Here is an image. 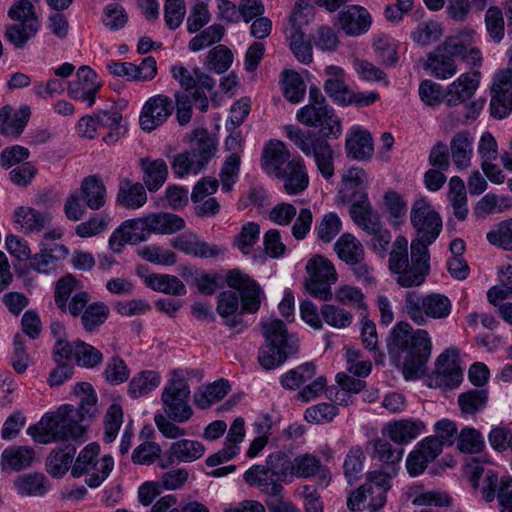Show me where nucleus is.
Segmentation results:
<instances>
[{
  "label": "nucleus",
  "mask_w": 512,
  "mask_h": 512,
  "mask_svg": "<svg viewBox=\"0 0 512 512\" xmlns=\"http://www.w3.org/2000/svg\"><path fill=\"white\" fill-rule=\"evenodd\" d=\"M337 199L342 203H347L350 200L353 201L350 207V216L354 223L366 233L376 232V229L382 226L378 213L372 209L368 196L364 191H355L350 198L344 194L343 190H340Z\"/></svg>",
  "instance_id": "obj_14"
},
{
  "label": "nucleus",
  "mask_w": 512,
  "mask_h": 512,
  "mask_svg": "<svg viewBox=\"0 0 512 512\" xmlns=\"http://www.w3.org/2000/svg\"><path fill=\"white\" fill-rule=\"evenodd\" d=\"M396 475L394 468L368 473L367 482L348 497V508L351 511L360 510V504L365 501H368V508L372 511L382 508L386 503V493L391 488L390 479Z\"/></svg>",
  "instance_id": "obj_8"
},
{
  "label": "nucleus",
  "mask_w": 512,
  "mask_h": 512,
  "mask_svg": "<svg viewBox=\"0 0 512 512\" xmlns=\"http://www.w3.org/2000/svg\"><path fill=\"white\" fill-rule=\"evenodd\" d=\"M456 357L457 351L452 349L446 350L437 358L435 363L436 385L454 388L460 384L463 374Z\"/></svg>",
  "instance_id": "obj_19"
},
{
  "label": "nucleus",
  "mask_w": 512,
  "mask_h": 512,
  "mask_svg": "<svg viewBox=\"0 0 512 512\" xmlns=\"http://www.w3.org/2000/svg\"><path fill=\"white\" fill-rule=\"evenodd\" d=\"M420 420L402 419L389 422L385 427L386 435L399 445H405L416 439L424 430Z\"/></svg>",
  "instance_id": "obj_26"
},
{
  "label": "nucleus",
  "mask_w": 512,
  "mask_h": 512,
  "mask_svg": "<svg viewBox=\"0 0 512 512\" xmlns=\"http://www.w3.org/2000/svg\"><path fill=\"white\" fill-rule=\"evenodd\" d=\"M443 34V28L437 21L421 22L411 33L414 42L421 46H428L437 42Z\"/></svg>",
  "instance_id": "obj_53"
},
{
  "label": "nucleus",
  "mask_w": 512,
  "mask_h": 512,
  "mask_svg": "<svg viewBox=\"0 0 512 512\" xmlns=\"http://www.w3.org/2000/svg\"><path fill=\"white\" fill-rule=\"evenodd\" d=\"M225 29L221 24H213L201 30L188 43L191 51L197 52L222 40Z\"/></svg>",
  "instance_id": "obj_51"
},
{
  "label": "nucleus",
  "mask_w": 512,
  "mask_h": 512,
  "mask_svg": "<svg viewBox=\"0 0 512 512\" xmlns=\"http://www.w3.org/2000/svg\"><path fill=\"white\" fill-rule=\"evenodd\" d=\"M211 15L208 10L207 0H197L191 7L186 20V27L189 33L200 31L210 22Z\"/></svg>",
  "instance_id": "obj_63"
},
{
  "label": "nucleus",
  "mask_w": 512,
  "mask_h": 512,
  "mask_svg": "<svg viewBox=\"0 0 512 512\" xmlns=\"http://www.w3.org/2000/svg\"><path fill=\"white\" fill-rule=\"evenodd\" d=\"M321 461L312 454H300L293 459V478H309L321 469Z\"/></svg>",
  "instance_id": "obj_61"
},
{
  "label": "nucleus",
  "mask_w": 512,
  "mask_h": 512,
  "mask_svg": "<svg viewBox=\"0 0 512 512\" xmlns=\"http://www.w3.org/2000/svg\"><path fill=\"white\" fill-rule=\"evenodd\" d=\"M290 152L281 141H270L265 147L262 159L263 169L270 175H282V170L290 161Z\"/></svg>",
  "instance_id": "obj_28"
},
{
  "label": "nucleus",
  "mask_w": 512,
  "mask_h": 512,
  "mask_svg": "<svg viewBox=\"0 0 512 512\" xmlns=\"http://www.w3.org/2000/svg\"><path fill=\"white\" fill-rule=\"evenodd\" d=\"M265 465L278 483L292 481L293 459L288 453L281 450L270 453L266 458Z\"/></svg>",
  "instance_id": "obj_40"
},
{
  "label": "nucleus",
  "mask_w": 512,
  "mask_h": 512,
  "mask_svg": "<svg viewBox=\"0 0 512 512\" xmlns=\"http://www.w3.org/2000/svg\"><path fill=\"white\" fill-rule=\"evenodd\" d=\"M411 326L399 322L392 329L387 340L389 354L399 358L405 352L403 375L407 380L418 379L426 372V364L430 358L432 344L426 330L418 329L411 333Z\"/></svg>",
  "instance_id": "obj_1"
},
{
  "label": "nucleus",
  "mask_w": 512,
  "mask_h": 512,
  "mask_svg": "<svg viewBox=\"0 0 512 512\" xmlns=\"http://www.w3.org/2000/svg\"><path fill=\"white\" fill-rule=\"evenodd\" d=\"M29 116V107H22L15 113H12L11 107H3L0 109V133L5 136L18 137L23 132Z\"/></svg>",
  "instance_id": "obj_33"
},
{
  "label": "nucleus",
  "mask_w": 512,
  "mask_h": 512,
  "mask_svg": "<svg viewBox=\"0 0 512 512\" xmlns=\"http://www.w3.org/2000/svg\"><path fill=\"white\" fill-rule=\"evenodd\" d=\"M297 119L306 126L320 127L325 138H338L341 134L340 119L316 86L310 87L309 104L298 111Z\"/></svg>",
  "instance_id": "obj_6"
},
{
  "label": "nucleus",
  "mask_w": 512,
  "mask_h": 512,
  "mask_svg": "<svg viewBox=\"0 0 512 512\" xmlns=\"http://www.w3.org/2000/svg\"><path fill=\"white\" fill-rule=\"evenodd\" d=\"M230 391L228 381L217 380L194 393V403L200 409H207L211 405L221 401Z\"/></svg>",
  "instance_id": "obj_38"
},
{
  "label": "nucleus",
  "mask_w": 512,
  "mask_h": 512,
  "mask_svg": "<svg viewBox=\"0 0 512 512\" xmlns=\"http://www.w3.org/2000/svg\"><path fill=\"white\" fill-rule=\"evenodd\" d=\"M448 200L453 208L454 216L463 221L468 215L467 194L463 180L453 176L449 181Z\"/></svg>",
  "instance_id": "obj_46"
},
{
  "label": "nucleus",
  "mask_w": 512,
  "mask_h": 512,
  "mask_svg": "<svg viewBox=\"0 0 512 512\" xmlns=\"http://www.w3.org/2000/svg\"><path fill=\"white\" fill-rule=\"evenodd\" d=\"M239 307V295L236 291L227 290L219 294L217 312L225 318V324L230 328H236L242 324L243 311L237 313Z\"/></svg>",
  "instance_id": "obj_35"
},
{
  "label": "nucleus",
  "mask_w": 512,
  "mask_h": 512,
  "mask_svg": "<svg viewBox=\"0 0 512 512\" xmlns=\"http://www.w3.org/2000/svg\"><path fill=\"white\" fill-rule=\"evenodd\" d=\"M171 72L181 87L189 93H175L176 118L178 123L183 126L188 124L192 117L190 97L199 103L198 107L201 111H207L209 103L206 92L213 90L215 81L199 68H194L190 71L184 66H173Z\"/></svg>",
  "instance_id": "obj_3"
},
{
  "label": "nucleus",
  "mask_w": 512,
  "mask_h": 512,
  "mask_svg": "<svg viewBox=\"0 0 512 512\" xmlns=\"http://www.w3.org/2000/svg\"><path fill=\"white\" fill-rule=\"evenodd\" d=\"M512 70L506 69L499 72L491 87L490 109L493 117L502 119L512 110Z\"/></svg>",
  "instance_id": "obj_17"
},
{
  "label": "nucleus",
  "mask_w": 512,
  "mask_h": 512,
  "mask_svg": "<svg viewBox=\"0 0 512 512\" xmlns=\"http://www.w3.org/2000/svg\"><path fill=\"white\" fill-rule=\"evenodd\" d=\"M50 221L51 217L47 212L32 207L21 206L14 212V223L19 225L25 233L40 232L50 224Z\"/></svg>",
  "instance_id": "obj_31"
},
{
  "label": "nucleus",
  "mask_w": 512,
  "mask_h": 512,
  "mask_svg": "<svg viewBox=\"0 0 512 512\" xmlns=\"http://www.w3.org/2000/svg\"><path fill=\"white\" fill-rule=\"evenodd\" d=\"M306 271L308 278L305 287L309 294L323 301L332 299L331 285L337 281V273L333 264L321 255L311 258Z\"/></svg>",
  "instance_id": "obj_12"
},
{
  "label": "nucleus",
  "mask_w": 512,
  "mask_h": 512,
  "mask_svg": "<svg viewBox=\"0 0 512 512\" xmlns=\"http://www.w3.org/2000/svg\"><path fill=\"white\" fill-rule=\"evenodd\" d=\"M374 457L384 463V466L379 471H390L394 468L398 471V464L402 460L404 450L402 448H395L393 445L384 439H374L371 441Z\"/></svg>",
  "instance_id": "obj_45"
},
{
  "label": "nucleus",
  "mask_w": 512,
  "mask_h": 512,
  "mask_svg": "<svg viewBox=\"0 0 512 512\" xmlns=\"http://www.w3.org/2000/svg\"><path fill=\"white\" fill-rule=\"evenodd\" d=\"M144 218L149 235L154 234H173L185 227V221L182 217L167 213H150Z\"/></svg>",
  "instance_id": "obj_29"
},
{
  "label": "nucleus",
  "mask_w": 512,
  "mask_h": 512,
  "mask_svg": "<svg viewBox=\"0 0 512 512\" xmlns=\"http://www.w3.org/2000/svg\"><path fill=\"white\" fill-rule=\"evenodd\" d=\"M189 398L190 387L187 380L177 371H173L161 395L166 416L176 423L187 422L193 415Z\"/></svg>",
  "instance_id": "obj_9"
},
{
  "label": "nucleus",
  "mask_w": 512,
  "mask_h": 512,
  "mask_svg": "<svg viewBox=\"0 0 512 512\" xmlns=\"http://www.w3.org/2000/svg\"><path fill=\"white\" fill-rule=\"evenodd\" d=\"M287 137L306 155L313 156L317 168L325 179L334 175V151L330 144L321 138H314L311 131H304L298 126L285 128Z\"/></svg>",
  "instance_id": "obj_7"
},
{
  "label": "nucleus",
  "mask_w": 512,
  "mask_h": 512,
  "mask_svg": "<svg viewBox=\"0 0 512 512\" xmlns=\"http://www.w3.org/2000/svg\"><path fill=\"white\" fill-rule=\"evenodd\" d=\"M450 152L453 163L460 169H467L471 165L473 155V138L468 131L456 133L450 141Z\"/></svg>",
  "instance_id": "obj_32"
},
{
  "label": "nucleus",
  "mask_w": 512,
  "mask_h": 512,
  "mask_svg": "<svg viewBox=\"0 0 512 512\" xmlns=\"http://www.w3.org/2000/svg\"><path fill=\"white\" fill-rule=\"evenodd\" d=\"M480 72L463 73L447 87L446 103L448 106L459 105L475 93L479 85Z\"/></svg>",
  "instance_id": "obj_23"
},
{
  "label": "nucleus",
  "mask_w": 512,
  "mask_h": 512,
  "mask_svg": "<svg viewBox=\"0 0 512 512\" xmlns=\"http://www.w3.org/2000/svg\"><path fill=\"white\" fill-rule=\"evenodd\" d=\"M74 358L78 365L86 368H93L103 360L102 353L94 346L84 341H75Z\"/></svg>",
  "instance_id": "obj_60"
},
{
  "label": "nucleus",
  "mask_w": 512,
  "mask_h": 512,
  "mask_svg": "<svg viewBox=\"0 0 512 512\" xmlns=\"http://www.w3.org/2000/svg\"><path fill=\"white\" fill-rule=\"evenodd\" d=\"M457 46L454 40L448 37L441 45L428 55L425 68L438 79H449L457 72V66L454 63V52H457Z\"/></svg>",
  "instance_id": "obj_15"
},
{
  "label": "nucleus",
  "mask_w": 512,
  "mask_h": 512,
  "mask_svg": "<svg viewBox=\"0 0 512 512\" xmlns=\"http://www.w3.org/2000/svg\"><path fill=\"white\" fill-rule=\"evenodd\" d=\"M174 111V103L166 95H155L144 104L140 114V126L151 132L161 126Z\"/></svg>",
  "instance_id": "obj_16"
},
{
  "label": "nucleus",
  "mask_w": 512,
  "mask_h": 512,
  "mask_svg": "<svg viewBox=\"0 0 512 512\" xmlns=\"http://www.w3.org/2000/svg\"><path fill=\"white\" fill-rule=\"evenodd\" d=\"M75 452V447L71 445H67L65 450H54L47 458V471L53 477L65 474L73 461Z\"/></svg>",
  "instance_id": "obj_49"
},
{
  "label": "nucleus",
  "mask_w": 512,
  "mask_h": 512,
  "mask_svg": "<svg viewBox=\"0 0 512 512\" xmlns=\"http://www.w3.org/2000/svg\"><path fill=\"white\" fill-rule=\"evenodd\" d=\"M276 178L284 182V190L290 195L303 192L309 184L306 166L301 158L291 159L282 170V175Z\"/></svg>",
  "instance_id": "obj_22"
},
{
  "label": "nucleus",
  "mask_w": 512,
  "mask_h": 512,
  "mask_svg": "<svg viewBox=\"0 0 512 512\" xmlns=\"http://www.w3.org/2000/svg\"><path fill=\"white\" fill-rule=\"evenodd\" d=\"M226 281L241 298V309L244 312L255 313L260 308L263 291L259 284L249 275L234 269L227 273Z\"/></svg>",
  "instance_id": "obj_13"
},
{
  "label": "nucleus",
  "mask_w": 512,
  "mask_h": 512,
  "mask_svg": "<svg viewBox=\"0 0 512 512\" xmlns=\"http://www.w3.org/2000/svg\"><path fill=\"white\" fill-rule=\"evenodd\" d=\"M147 201L145 189L140 183L125 179L120 182L116 202L129 209L142 207Z\"/></svg>",
  "instance_id": "obj_41"
},
{
  "label": "nucleus",
  "mask_w": 512,
  "mask_h": 512,
  "mask_svg": "<svg viewBox=\"0 0 512 512\" xmlns=\"http://www.w3.org/2000/svg\"><path fill=\"white\" fill-rule=\"evenodd\" d=\"M345 147L348 157L357 160L369 159L374 151L371 134L358 126L347 133Z\"/></svg>",
  "instance_id": "obj_25"
},
{
  "label": "nucleus",
  "mask_w": 512,
  "mask_h": 512,
  "mask_svg": "<svg viewBox=\"0 0 512 512\" xmlns=\"http://www.w3.org/2000/svg\"><path fill=\"white\" fill-rule=\"evenodd\" d=\"M335 251L338 257L347 264H353L358 260H364L362 244L349 233L343 234L335 243Z\"/></svg>",
  "instance_id": "obj_47"
},
{
  "label": "nucleus",
  "mask_w": 512,
  "mask_h": 512,
  "mask_svg": "<svg viewBox=\"0 0 512 512\" xmlns=\"http://www.w3.org/2000/svg\"><path fill=\"white\" fill-rule=\"evenodd\" d=\"M452 304L448 297L432 293L421 297L415 291H409L405 297V310L409 318L417 325H425L427 318L443 319L451 312Z\"/></svg>",
  "instance_id": "obj_10"
},
{
  "label": "nucleus",
  "mask_w": 512,
  "mask_h": 512,
  "mask_svg": "<svg viewBox=\"0 0 512 512\" xmlns=\"http://www.w3.org/2000/svg\"><path fill=\"white\" fill-rule=\"evenodd\" d=\"M77 79L71 81L68 85V95L83 102H87L91 107L95 103L96 94L101 87L97 80V74L88 66H81L76 73Z\"/></svg>",
  "instance_id": "obj_18"
},
{
  "label": "nucleus",
  "mask_w": 512,
  "mask_h": 512,
  "mask_svg": "<svg viewBox=\"0 0 512 512\" xmlns=\"http://www.w3.org/2000/svg\"><path fill=\"white\" fill-rule=\"evenodd\" d=\"M74 393L80 397V404L76 410L79 420H92L97 412V396L89 383H78L74 386Z\"/></svg>",
  "instance_id": "obj_42"
},
{
  "label": "nucleus",
  "mask_w": 512,
  "mask_h": 512,
  "mask_svg": "<svg viewBox=\"0 0 512 512\" xmlns=\"http://www.w3.org/2000/svg\"><path fill=\"white\" fill-rule=\"evenodd\" d=\"M15 487L22 496L40 497L49 489V480L42 473H28L16 478Z\"/></svg>",
  "instance_id": "obj_36"
},
{
  "label": "nucleus",
  "mask_w": 512,
  "mask_h": 512,
  "mask_svg": "<svg viewBox=\"0 0 512 512\" xmlns=\"http://www.w3.org/2000/svg\"><path fill=\"white\" fill-rule=\"evenodd\" d=\"M190 152L205 166L216 150V142L204 128L193 130L190 135Z\"/></svg>",
  "instance_id": "obj_37"
},
{
  "label": "nucleus",
  "mask_w": 512,
  "mask_h": 512,
  "mask_svg": "<svg viewBox=\"0 0 512 512\" xmlns=\"http://www.w3.org/2000/svg\"><path fill=\"white\" fill-rule=\"evenodd\" d=\"M430 254L428 248L419 242L410 244L404 236H397L389 253V270L397 275L396 282L404 288L420 286L430 271Z\"/></svg>",
  "instance_id": "obj_2"
},
{
  "label": "nucleus",
  "mask_w": 512,
  "mask_h": 512,
  "mask_svg": "<svg viewBox=\"0 0 512 512\" xmlns=\"http://www.w3.org/2000/svg\"><path fill=\"white\" fill-rule=\"evenodd\" d=\"M78 192L86 206L92 210L102 208L106 202V187L98 175H90L84 178Z\"/></svg>",
  "instance_id": "obj_34"
},
{
  "label": "nucleus",
  "mask_w": 512,
  "mask_h": 512,
  "mask_svg": "<svg viewBox=\"0 0 512 512\" xmlns=\"http://www.w3.org/2000/svg\"><path fill=\"white\" fill-rule=\"evenodd\" d=\"M488 402V392L485 389H472L461 393L458 404L464 414H474L483 410Z\"/></svg>",
  "instance_id": "obj_52"
},
{
  "label": "nucleus",
  "mask_w": 512,
  "mask_h": 512,
  "mask_svg": "<svg viewBox=\"0 0 512 512\" xmlns=\"http://www.w3.org/2000/svg\"><path fill=\"white\" fill-rule=\"evenodd\" d=\"M283 92L285 98L291 103L300 102L306 91V85L298 73L293 71H283Z\"/></svg>",
  "instance_id": "obj_58"
},
{
  "label": "nucleus",
  "mask_w": 512,
  "mask_h": 512,
  "mask_svg": "<svg viewBox=\"0 0 512 512\" xmlns=\"http://www.w3.org/2000/svg\"><path fill=\"white\" fill-rule=\"evenodd\" d=\"M67 255L68 249L62 244H56L51 248H42L39 253L34 254L29 265L38 273L49 274L57 269Z\"/></svg>",
  "instance_id": "obj_27"
},
{
  "label": "nucleus",
  "mask_w": 512,
  "mask_h": 512,
  "mask_svg": "<svg viewBox=\"0 0 512 512\" xmlns=\"http://www.w3.org/2000/svg\"><path fill=\"white\" fill-rule=\"evenodd\" d=\"M338 23L346 35L359 36L369 30L372 18L365 8L352 5L338 14Z\"/></svg>",
  "instance_id": "obj_20"
},
{
  "label": "nucleus",
  "mask_w": 512,
  "mask_h": 512,
  "mask_svg": "<svg viewBox=\"0 0 512 512\" xmlns=\"http://www.w3.org/2000/svg\"><path fill=\"white\" fill-rule=\"evenodd\" d=\"M171 245L186 254L205 258L214 257L220 252L217 245L200 241L195 235L188 233H183L172 239Z\"/></svg>",
  "instance_id": "obj_30"
},
{
  "label": "nucleus",
  "mask_w": 512,
  "mask_h": 512,
  "mask_svg": "<svg viewBox=\"0 0 512 512\" xmlns=\"http://www.w3.org/2000/svg\"><path fill=\"white\" fill-rule=\"evenodd\" d=\"M320 313L329 326L337 329L349 327L353 320V315L349 311L333 304L322 305Z\"/></svg>",
  "instance_id": "obj_57"
},
{
  "label": "nucleus",
  "mask_w": 512,
  "mask_h": 512,
  "mask_svg": "<svg viewBox=\"0 0 512 512\" xmlns=\"http://www.w3.org/2000/svg\"><path fill=\"white\" fill-rule=\"evenodd\" d=\"M245 482L257 487L262 493L272 497L279 496L283 491L281 483L271 476V471L266 465H253L243 475Z\"/></svg>",
  "instance_id": "obj_24"
},
{
  "label": "nucleus",
  "mask_w": 512,
  "mask_h": 512,
  "mask_svg": "<svg viewBox=\"0 0 512 512\" xmlns=\"http://www.w3.org/2000/svg\"><path fill=\"white\" fill-rule=\"evenodd\" d=\"M109 315V308L103 302H95L88 305L81 316L83 328L92 332L101 326Z\"/></svg>",
  "instance_id": "obj_54"
},
{
  "label": "nucleus",
  "mask_w": 512,
  "mask_h": 512,
  "mask_svg": "<svg viewBox=\"0 0 512 512\" xmlns=\"http://www.w3.org/2000/svg\"><path fill=\"white\" fill-rule=\"evenodd\" d=\"M262 326L266 344L259 352L258 361L266 370L275 369L296 353L297 345L281 320H271Z\"/></svg>",
  "instance_id": "obj_5"
},
{
  "label": "nucleus",
  "mask_w": 512,
  "mask_h": 512,
  "mask_svg": "<svg viewBox=\"0 0 512 512\" xmlns=\"http://www.w3.org/2000/svg\"><path fill=\"white\" fill-rule=\"evenodd\" d=\"M39 30L38 21L12 24L6 28L5 37L16 48H23Z\"/></svg>",
  "instance_id": "obj_48"
},
{
  "label": "nucleus",
  "mask_w": 512,
  "mask_h": 512,
  "mask_svg": "<svg viewBox=\"0 0 512 512\" xmlns=\"http://www.w3.org/2000/svg\"><path fill=\"white\" fill-rule=\"evenodd\" d=\"M141 167L144 171L143 181L151 192L157 191L166 181L168 167L164 160L141 159Z\"/></svg>",
  "instance_id": "obj_43"
},
{
  "label": "nucleus",
  "mask_w": 512,
  "mask_h": 512,
  "mask_svg": "<svg viewBox=\"0 0 512 512\" xmlns=\"http://www.w3.org/2000/svg\"><path fill=\"white\" fill-rule=\"evenodd\" d=\"M290 48L295 57L302 63L308 64L312 61V48L305 40V33L296 25L292 24L290 28Z\"/></svg>",
  "instance_id": "obj_55"
},
{
  "label": "nucleus",
  "mask_w": 512,
  "mask_h": 512,
  "mask_svg": "<svg viewBox=\"0 0 512 512\" xmlns=\"http://www.w3.org/2000/svg\"><path fill=\"white\" fill-rule=\"evenodd\" d=\"M233 61V54L229 48L224 45H218L212 48L206 56V65L210 70L217 73L227 71Z\"/></svg>",
  "instance_id": "obj_62"
},
{
  "label": "nucleus",
  "mask_w": 512,
  "mask_h": 512,
  "mask_svg": "<svg viewBox=\"0 0 512 512\" xmlns=\"http://www.w3.org/2000/svg\"><path fill=\"white\" fill-rule=\"evenodd\" d=\"M113 467L114 461L110 455L96 459L85 473L87 475L86 484L92 488L98 487L109 476Z\"/></svg>",
  "instance_id": "obj_56"
},
{
  "label": "nucleus",
  "mask_w": 512,
  "mask_h": 512,
  "mask_svg": "<svg viewBox=\"0 0 512 512\" xmlns=\"http://www.w3.org/2000/svg\"><path fill=\"white\" fill-rule=\"evenodd\" d=\"M204 452V445L198 441L189 439L178 440L170 445L166 456L160 461V466L167 468L173 464L174 460L179 462H193L201 458Z\"/></svg>",
  "instance_id": "obj_21"
},
{
  "label": "nucleus",
  "mask_w": 512,
  "mask_h": 512,
  "mask_svg": "<svg viewBox=\"0 0 512 512\" xmlns=\"http://www.w3.org/2000/svg\"><path fill=\"white\" fill-rule=\"evenodd\" d=\"M73 405L64 404L55 412L44 414L41 420L27 429V433L40 444L57 441L81 440L86 428L81 425Z\"/></svg>",
  "instance_id": "obj_4"
},
{
  "label": "nucleus",
  "mask_w": 512,
  "mask_h": 512,
  "mask_svg": "<svg viewBox=\"0 0 512 512\" xmlns=\"http://www.w3.org/2000/svg\"><path fill=\"white\" fill-rule=\"evenodd\" d=\"M145 284L154 291L173 296L186 294L184 283L174 275L153 273L145 278Z\"/></svg>",
  "instance_id": "obj_44"
},
{
  "label": "nucleus",
  "mask_w": 512,
  "mask_h": 512,
  "mask_svg": "<svg viewBox=\"0 0 512 512\" xmlns=\"http://www.w3.org/2000/svg\"><path fill=\"white\" fill-rule=\"evenodd\" d=\"M487 240L505 250H512V218L502 221L495 229L487 233Z\"/></svg>",
  "instance_id": "obj_64"
},
{
  "label": "nucleus",
  "mask_w": 512,
  "mask_h": 512,
  "mask_svg": "<svg viewBox=\"0 0 512 512\" xmlns=\"http://www.w3.org/2000/svg\"><path fill=\"white\" fill-rule=\"evenodd\" d=\"M160 384V375L155 371H143L133 377L129 384V393L139 398L150 393Z\"/></svg>",
  "instance_id": "obj_50"
},
{
  "label": "nucleus",
  "mask_w": 512,
  "mask_h": 512,
  "mask_svg": "<svg viewBox=\"0 0 512 512\" xmlns=\"http://www.w3.org/2000/svg\"><path fill=\"white\" fill-rule=\"evenodd\" d=\"M34 450L27 446H14L5 449L1 455L0 465L2 469L19 471L29 467L34 461Z\"/></svg>",
  "instance_id": "obj_39"
},
{
  "label": "nucleus",
  "mask_w": 512,
  "mask_h": 512,
  "mask_svg": "<svg viewBox=\"0 0 512 512\" xmlns=\"http://www.w3.org/2000/svg\"><path fill=\"white\" fill-rule=\"evenodd\" d=\"M364 453L360 447H352L346 455L343 469L349 484L357 481L363 472Z\"/></svg>",
  "instance_id": "obj_59"
},
{
  "label": "nucleus",
  "mask_w": 512,
  "mask_h": 512,
  "mask_svg": "<svg viewBox=\"0 0 512 512\" xmlns=\"http://www.w3.org/2000/svg\"><path fill=\"white\" fill-rule=\"evenodd\" d=\"M410 222L416 232V238L411 241V245L419 242L428 248L438 238L442 230L440 214L425 197L415 200L412 204Z\"/></svg>",
  "instance_id": "obj_11"
}]
</instances>
